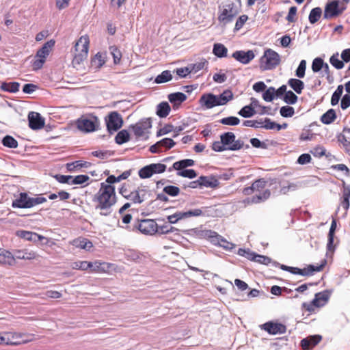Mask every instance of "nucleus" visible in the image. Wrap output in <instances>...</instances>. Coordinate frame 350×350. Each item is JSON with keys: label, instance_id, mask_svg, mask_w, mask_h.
Listing matches in <instances>:
<instances>
[{"label": "nucleus", "instance_id": "nucleus-26", "mask_svg": "<svg viewBox=\"0 0 350 350\" xmlns=\"http://www.w3.org/2000/svg\"><path fill=\"white\" fill-rule=\"evenodd\" d=\"M14 260L16 258L21 260H31L36 257V253L28 249L18 250L14 252Z\"/></svg>", "mask_w": 350, "mask_h": 350}, {"label": "nucleus", "instance_id": "nucleus-1", "mask_svg": "<svg viewBox=\"0 0 350 350\" xmlns=\"http://www.w3.org/2000/svg\"><path fill=\"white\" fill-rule=\"evenodd\" d=\"M94 201L98 204L96 206V209L104 211L100 212V215L107 216L111 213V208L116 202V196L115 191V187L109 185H104V183H100V187L94 196Z\"/></svg>", "mask_w": 350, "mask_h": 350}, {"label": "nucleus", "instance_id": "nucleus-57", "mask_svg": "<svg viewBox=\"0 0 350 350\" xmlns=\"http://www.w3.org/2000/svg\"><path fill=\"white\" fill-rule=\"evenodd\" d=\"M325 62H324L323 59L321 57H316L313 59L312 63V70L314 72H320Z\"/></svg>", "mask_w": 350, "mask_h": 350}, {"label": "nucleus", "instance_id": "nucleus-12", "mask_svg": "<svg viewBox=\"0 0 350 350\" xmlns=\"http://www.w3.org/2000/svg\"><path fill=\"white\" fill-rule=\"evenodd\" d=\"M220 140L226 147L237 144L239 148L234 149H228V150L236 151L244 147V142L241 139L236 140V136L232 132H226L220 135Z\"/></svg>", "mask_w": 350, "mask_h": 350}, {"label": "nucleus", "instance_id": "nucleus-59", "mask_svg": "<svg viewBox=\"0 0 350 350\" xmlns=\"http://www.w3.org/2000/svg\"><path fill=\"white\" fill-rule=\"evenodd\" d=\"M280 113L283 118H291L295 114V109L293 107L285 105L280 107Z\"/></svg>", "mask_w": 350, "mask_h": 350}, {"label": "nucleus", "instance_id": "nucleus-39", "mask_svg": "<svg viewBox=\"0 0 350 350\" xmlns=\"http://www.w3.org/2000/svg\"><path fill=\"white\" fill-rule=\"evenodd\" d=\"M182 219L191 217L204 216L205 213L200 208L190 209L185 211H180Z\"/></svg>", "mask_w": 350, "mask_h": 350}, {"label": "nucleus", "instance_id": "nucleus-10", "mask_svg": "<svg viewBox=\"0 0 350 350\" xmlns=\"http://www.w3.org/2000/svg\"><path fill=\"white\" fill-rule=\"evenodd\" d=\"M130 129L134 133L136 137H142L145 133L152 127V120L150 118L141 119L136 124H131Z\"/></svg>", "mask_w": 350, "mask_h": 350}, {"label": "nucleus", "instance_id": "nucleus-31", "mask_svg": "<svg viewBox=\"0 0 350 350\" xmlns=\"http://www.w3.org/2000/svg\"><path fill=\"white\" fill-rule=\"evenodd\" d=\"M91 165H92V163L90 162L82 161V160H78V161H75L74 162L68 163L66 164V169L68 172H73L76 169L81 168V167L88 168V167H90Z\"/></svg>", "mask_w": 350, "mask_h": 350}, {"label": "nucleus", "instance_id": "nucleus-36", "mask_svg": "<svg viewBox=\"0 0 350 350\" xmlns=\"http://www.w3.org/2000/svg\"><path fill=\"white\" fill-rule=\"evenodd\" d=\"M213 53L219 58L226 57L228 53V49L221 43H215L213 48Z\"/></svg>", "mask_w": 350, "mask_h": 350}, {"label": "nucleus", "instance_id": "nucleus-2", "mask_svg": "<svg viewBox=\"0 0 350 350\" xmlns=\"http://www.w3.org/2000/svg\"><path fill=\"white\" fill-rule=\"evenodd\" d=\"M233 98V94L230 90H225L221 94L215 95L213 93L203 94L198 103L204 109H210L217 106L224 105Z\"/></svg>", "mask_w": 350, "mask_h": 350}, {"label": "nucleus", "instance_id": "nucleus-30", "mask_svg": "<svg viewBox=\"0 0 350 350\" xmlns=\"http://www.w3.org/2000/svg\"><path fill=\"white\" fill-rule=\"evenodd\" d=\"M19 88L20 83L16 81L2 82L0 86L1 90L10 93H16L18 92Z\"/></svg>", "mask_w": 350, "mask_h": 350}, {"label": "nucleus", "instance_id": "nucleus-21", "mask_svg": "<svg viewBox=\"0 0 350 350\" xmlns=\"http://www.w3.org/2000/svg\"><path fill=\"white\" fill-rule=\"evenodd\" d=\"M16 235L22 239L33 242H38L44 239L43 236L36 232L23 230H18L16 232Z\"/></svg>", "mask_w": 350, "mask_h": 350}, {"label": "nucleus", "instance_id": "nucleus-3", "mask_svg": "<svg viewBox=\"0 0 350 350\" xmlns=\"http://www.w3.org/2000/svg\"><path fill=\"white\" fill-rule=\"evenodd\" d=\"M241 1L236 0V2L228 1L219 7V21L224 25L231 23L238 15L241 10Z\"/></svg>", "mask_w": 350, "mask_h": 350}, {"label": "nucleus", "instance_id": "nucleus-64", "mask_svg": "<svg viewBox=\"0 0 350 350\" xmlns=\"http://www.w3.org/2000/svg\"><path fill=\"white\" fill-rule=\"evenodd\" d=\"M92 154L97 158L105 159L112 156L113 154V152L111 150H96L93 151Z\"/></svg>", "mask_w": 350, "mask_h": 350}, {"label": "nucleus", "instance_id": "nucleus-47", "mask_svg": "<svg viewBox=\"0 0 350 350\" xmlns=\"http://www.w3.org/2000/svg\"><path fill=\"white\" fill-rule=\"evenodd\" d=\"M105 63L104 55L102 53L98 52L92 59L91 64L92 66L96 68H101Z\"/></svg>", "mask_w": 350, "mask_h": 350}, {"label": "nucleus", "instance_id": "nucleus-7", "mask_svg": "<svg viewBox=\"0 0 350 350\" xmlns=\"http://www.w3.org/2000/svg\"><path fill=\"white\" fill-rule=\"evenodd\" d=\"M107 131L110 134L118 131L123 125V119L118 111H111L105 118Z\"/></svg>", "mask_w": 350, "mask_h": 350}, {"label": "nucleus", "instance_id": "nucleus-49", "mask_svg": "<svg viewBox=\"0 0 350 350\" xmlns=\"http://www.w3.org/2000/svg\"><path fill=\"white\" fill-rule=\"evenodd\" d=\"M283 100L288 105H294L297 103L298 97L291 90H288L282 97Z\"/></svg>", "mask_w": 350, "mask_h": 350}, {"label": "nucleus", "instance_id": "nucleus-18", "mask_svg": "<svg viewBox=\"0 0 350 350\" xmlns=\"http://www.w3.org/2000/svg\"><path fill=\"white\" fill-rule=\"evenodd\" d=\"M331 293L332 291L329 290H324L321 292L317 293L313 299V304L316 303L319 308L324 306L327 303Z\"/></svg>", "mask_w": 350, "mask_h": 350}, {"label": "nucleus", "instance_id": "nucleus-25", "mask_svg": "<svg viewBox=\"0 0 350 350\" xmlns=\"http://www.w3.org/2000/svg\"><path fill=\"white\" fill-rule=\"evenodd\" d=\"M191 231L196 234L198 238L200 239H210L212 242V239H219L217 237V232L211 230H200L199 228L191 229Z\"/></svg>", "mask_w": 350, "mask_h": 350}, {"label": "nucleus", "instance_id": "nucleus-23", "mask_svg": "<svg viewBox=\"0 0 350 350\" xmlns=\"http://www.w3.org/2000/svg\"><path fill=\"white\" fill-rule=\"evenodd\" d=\"M0 264L13 266L15 264L14 254L8 250L0 248Z\"/></svg>", "mask_w": 350, "mask_h": 350}, {"label": "nucleus", "instance_id": "nucleus-45", "mask_svg": "<svg viewBox=\"0 0 350 350\" xmlns=\"http://www.w3.org/2000/svg\"><path fill=\"white\" fill-rule=\"evenodd\" d=\"M2 144L9 148H16L18 146V142L11 135H7L1 140Z\"/></svg>", "mask_w": 350, "mask_h": 350}, {"label": "nucleus", "instance_id": "nucleus-50", "mask_svg": "<svg viewBox=\"0 0 350 350\" xmlns=\"http://www.w3.org/2000/svg\"><path fill=\"white\" fill-rule=\"evenodd\" d=\"M159 147L165 150H170L176 145V142L171 138L165 137L157 142Z\"/></svg>", "mask_w": 350, "mask_h": 350}, {"label": "nucleus", "instance_id": "nucleus-54", "mask_svg": "<svg viewBox=\"0 0 350 350\" xmlns=\"http://www.w3.org/2000/svg\"><path fill=\"white\" fill-rule=\"evenodd\" d=\"M306 70V61L302 59L300 61L298 67L295 70V76L299 79H302L305 77Z\"/></svg>", "mask_w": 350, "mask_h": 350}, {"label": "nucleus", "instance_id": "nucleus-9", "mask_svg": "<svg viewBox=\"0 0 350 350\" xmlns=\"http://www.w3.org/2000/svg\"><path fill=\"white\" fill-rule=\"evenodd\" d=\"M134 227L145 235H153L158 230V224L154 220L150 219L137 221Z\"/></svg>", "mask_w": 350, "mask_h": 350}, {"label": "nucleus", "instance_id": "nucleus-32", "mask_svg": "<svg viewBox=\"0 0 350 350\" xmlns=\"http://www.w3.org/2000/svg\"><path fill=\"white\" fill-rule=\"evenodd\" d=\"M336 117L335 110L329 109L321 116L320 120L324 124H330L336 119Z\"/></svg>", "mask_w": 350, "mask_h": 350}, {"label": "nucleus", "instance_id": "nucleus-20", "mask_svg": "<svg viewBox=\"0 0 350 350\" xmlns=\"http://www.w3.org/2000/svg\"><path fill=\"white\" fill-rule=\"evenodd\" d=\"M187 96L183 92H177L168 94L167 98L172 104L173 108H178L182 103L187 100Z\"/></svg>", "mask_w": 350, "mask_h": 350}, {"label": "nucleus", "instance_id": "nucleus-63", "mask_svg": "<svg viewBox=\"0 0 350 350\" xmlns=\"http://www.w3.org/2000/svg\"><path fill=\"white\" fill-rule=\"evenodd\" d=\"M267 181L264 178H259L254 181L252 185L254 191L260 192L266 186Z\"/></svg>", "mask_w": 350, "mask_h": 350}, {"label": "nucleus", "instance_id": "nucleus-41", "mask_svg": "<svg viewBox=\"0 0 350 350\" xmlns=\"http://www.w3.org/2000/svg\"><path fill=\"white\" fill-rule=\"evenodd\" d=\"M322 15V10L320 7L312 8L308 16L309 22L311 24L316 23Z\"/></svg>", "mask_w": 350, "mask_h": 350}, {"label": "nucleus", "instance_id": "nucleus-38", "mask_svg": "<svg viewBox=\"0 0 350 350\" xmlns=\"http://www.w3.org/2000/svg\"><path fill=\"white\" fill-rule=\"evenodd\" d=\"M173 77L170 70H165L161 74L158 75L154 79V83L161 84L168 82L172 79Z\"/></svg>", "mask_w": 350, "mask_h": 350}, {"label": "nucleus", "instance_id": "nucleus-29", "mask_svg": "<svg viewBox=\"0 0 350 350\" xmlns=\"http://www.w3.org/2000/svg\"><path fill=\"white\" fill-rule=\"evenodd\" d=\"M287 84L298 94H301L304 89V83L299 78H291L288 79Z\"/></svg>", "mask_w": 350, "mask_h": 350}, {"label": "nucleus", "instance_id": "nucleus-60", "mask_svg": "<svg viewBox=\"0 0 350 350\" xmlns=\"http://www.w3.org/2000/svg\"><path fill=\"white\" fill-rule=\"evenodd\" d=\"M90 177L85 174H80L75 176H72L70 185H82L88 182Z\"/></svg>", "mask_w": 350, "mask_h": 350}, {"label": "nucleus", "instance_id": "nucleus-43", "mask_svg": "<svg viewBox=\"0 0 350 350\" xmlns=\"http://www.w3.org/2000/svg\"><path fill=\"white\" fill-rule=\"evenodd\" d=\"M217 237L220 239H212V243L215 245H219L220 247H224L226 250H231L233 247V244L226 241L225 239H224L221 236L219 235L217 233Z\"/></svg>", "mask_w": 350, "mask_h": 350}, {"label": "nucleus", "instance_id": "nucleus-19", "mask_svg": "<svg viewBox=\"0 0 350 350\" xmlns=\"http://www.w3.org/2000/svg\"><path fill=\"white\" fill-rule=\"evenodd\" d=\"M201 188H212L215 189L219 185L218 179L214 176H200Z\"/></svg>", "mask_w": 350, "mask_h": 350}, {"label": "nucleus", "instance_id": "nucleus-55", "mask_svg": "<svg viewBox=\"0 0 350 350\" xmlns=\"http://www.w3.org/2000/svg\"><path fill=\"white\" fill-rule=\"evenodd\" d=\"M163 192L171 197H176L179 195L180 189L176 186L167 185L163 189Z\"/></svg>", "mask_w": 350, "mask_h": 350}, {"label": "nucleus", "instance_id": "nucleus-46", "mask_svg": "<svg viewBox=\"0 0 350 350\" xmlns=\"http://www.w3.org/2000/svg\"><path fill=\"white\" fill-rule=\"evenodd\" d=\"M343 90H344L343 85H339L337 87L336 90L334 92V93L332 95V98H331V105L332 106H335L338 103V102L342 96V94L343 93Z\"/></svg>", "mask_w": 350, "mask_h": 350}, {"label": "nucleus", "instance_id": "nucleus-14", "mask_svg": "<svg viewBox=\"0 0 350 350\" xmlns=\"http://www.w3.org/2000/svg\"><path fill=\"white\" fill-rule=\"evenodd\" d=\"M29 126L32 130H39L44 126V119L40 113L35 111H31L28 114Z\"/></svg>", "mask_w": 350, "mask_h": 350}, {"label": "nucleus", "instance_id": "nucleus-35", "mask_svg": "<svg viewBox=\"0 0 350 350\" xmlns=\"http://www.w3.org/2000/svg\"><path fill=\"white\" fill-rule=\"evenodd\" d=\"M254 262H256L259 264H262V265H268L269 264H271V265L275 267H280V263H279L277 261L273 260L270 257L264 256V255H260L258 254H257V256H256V260Z\"/></svg>", "mask_w": 350, "mask_h": 350}, {"label": "nucleus", "instance_id": "nucleus-61", "mask_svg": "<svg viewBox=\"0 0 350 350\" xmlns=\"http://www.w3.org/2000/svg\"><path fill=\"white\" fill-rule=\"evenodd\" d=\"M109 50L113 58V63L115 64H119L122 57V53L120 51L116 46H110Z\"/></svg>", "mask_w": 350, "mask_h": 350}, {"label": "nucleus", "instance_id": "nucleus-28", "mask_svg": "<svg viewBox=\"0 0 350 350\" xmlns=\"http://www.w3.org/2000/svg\"><path fill=\"white\" fill-rule=\"evenodd\" d=\"M171 107L169 103L166 101H163L157 106L156 113L159 118H163L169 115Z\"/></svg>", "mask_w": 350, "mask_h": 350}, {"label": "nucleus", "instance_id": "nucleus-27", "mask_svg": "<svg viewBox=\"0 0 350 350\" xmlns=\"http://www.w3.org/2000/svg\"><path fill=\"white\" fill-rule=\"evenodd\" d=\"M194 165V161L190 159H185L176 161L173 163L172 167L169 168V172H171L172 169L175 170H179L185 169L187 167H191Z\"/></svg>", "mask_w": 350, "mask_h": 350}, {"label": "nucleus", "instance_id": "nucleus-8", "mask_svg": "<svg viewBox=\"0 0 350 350\" xmlns=\"http://www.w3.org/2000/svg\"><path fill=\"white\" fill-rule=\"evenodd\" d=\"M339 1L334 0L329 1L325 6L323 18L325 19H330L335 18L341 14L346 9L345 6L340 7Z\"/></svg>", "mask_w": 350, "mask_h": 350}, {"label": "nucleus", "instance_id": "nucleus-16", "mask_svg": "<svg viewBox=\"0 0 350 350\" xmlns=\"http://www.w3.org/2000/svg\"><path fill=\"white\" fill-rule=\"evenodd\" d=\"M150 193L146 188H137L131 191L127 200H131L134 204H141L146 199V193Z\"/></svg>", "mask_w": 350, "mask_h": 350}, {"label": "nucleus", "instance_id": "nucleus-62", "mask_svg": "<svg viewBox=\"0 0 350 350\" xmlns=\"http://www.w3.org/2000/svg\"><path fill=\"white\" fill-rule=\"evenodd\" d=\"M337 139L338 141L342 144L346 153L350 155V142L347 139L346 136L340 133L337 135Z\"/></svg>", "mask_w": 350, "mask_h": 350}, {"label": "nucleus", "instance_id": "nucleus-11", "mask_svg": "<svg viewBox=\"0 0 350 350\" xmlns=\"http://www.w3.org/2000/svg\"><path fill=\"white\" fill-rule=\"evenodd\" d=\"M260 328L271 335L282 334L286 332V326L285 325L272 321L260 325Z\"/></svg>", "mask_w": 350, "mask_h": 350}, {"label": "nucleus", "instance_id": "nucleus-51", "mask_svg": "<svg viewBox=\"0 0 350 350\" xmlns=\"http://www.w3.org/2000/svg\"><path fill=\"white\" fill-rule=\"evenodd\" d=\"M177 175L184 177L188 178L190 179L194 178L197 176V173L196 170L193 169H183L177 170Z\"/></svg>", "mask_w": 350, "mask_h": 350}, {"label": "nucleus", "instance_id": "nucleus-42", "mask_svg": "<svg viewBox=\"0 0 350 350\" xmlns=\"http://www.w3.org/2000/svg\"><path fill=\"white\" fill-rule=\"evenodd\" d=\"M280 268L283 271H288L294 275H300L302 276H306L305 268L300 269L299 267H290L282 264H280Z\"/></svg>", "mask_w": 350, "mask_h": 350}, {"label": "nucleus", "instance_id": "nucleus-6", "mask_svg": "<svg viewBox=\"0 0 350 350\" xmlns=\"http://www.w3.org/2000/svg\"><path fill=\"white\" fill-rule=\"evenodd\" d=\"M75 54L72 64L79 65L88 57L89 49V38L87 36H81L75 45Z\"/></svg>", "mask_w": 350, "mask_h": 350}, {"label": "nucleus", "instance_id": "nucleus-24", "mask_svg": "<svg viewBox=\"0 0 350 350\" xmlns=\"http://www.w3.org/2000/svg\"><path fill=\"white\" fill-rule=\"evenodd\" d=\"M55 45V41L50 40L45 42L42 46L38 50L36 57H41L46 60V57L49 55L50 51Z\"/></svg>", "mask_w": 350, "mask_h": 350}, {"label": "nucleus", "instance_id": "nucleus-53", "mask_svg": "<svg viewBox=\"0 0 350 350\" xmlns=\"http://www.w3.org/2000/svg\"><path fill=\"white\" fill-rule=\"evenodd\" d=\"M138 175L142 179L149 178L154 175L150 164L142 167L138 172Z\"/></svg>", "mask_w": 350, "mask_h": 350}, {"label": "nucleus", "instance_id": "nucleus-15", "mask_svg": "<svg viewBox=\"0 0 350 350\" xmlns=\"http://www.w3.org/2000/svg\"><path fill=\"white\" fill-rule=\"evenodd\" d=\"M232 57L243 64H247L255 57V54L252 50H239L232 54Z\"/></svg>", "mask_w": 350, "mask_h": 350}, {"label": "nucleus", "instance_id": "nucleus-22", "mask_svg": "<svg viewBox=\"0 0 350 350\" xmlns=\"http://www.w3.org/2000/svg\"><path fill=\"white\" fill-rule=\"evenodd\" d=\"M271 196V191L269 189H266L262 191V192H259L258 194H256L251 198H248L247 199L249 203L252 204H259L266 201Z\"/></svg>", "mask_w": 350, "mask_h": 350}, {"label": "nucleus", "instance_id": "nucleus-13", "mask_svg": "<svg viewBox=\"0 0 350 350\" xmlns=\"http://www.w3.org/2000/svg\"><path fill=\"white\" fill-rule=\"evenodd\" d=\"M12 207L14 208H30L33 207L32 197L27 193L21 192L18 196L12 200Z\"/></svg>", "mask_w": 350, "mask_h": 350}, {"label": "nucleus", "instance_id": "nucleus-4", "mask_svg": "<svg viewBox=\"0 0 350 350\" xmlns=\"http://www.w3.org/2000/svg\"><path fill=\"white\" fill-rule=\"evenodd\" d=\"M280 63V56L275 51L268 49L260 59V69L262 71L273 70Z\"/></svg>", "mask_w": 350, "mask_h": 350}, {"label": "nucleus", "instance_id": "nucleus-52", "mask_svg": "<svg viewBox=\"0 0 350 350\" xmlns=\"http://www.w3.org/2000/svg\"><path fill=\"white\" fill-rule=\"evenodd\" d=\"M329 63L337 70L342 69L345 64L338 58V53H334L329 58Z\"/></svg>", "mask_w": 350, "mask_h": 350}, {"label": "nucleus", "instance_id": "nucleus-33", "mask_svg": "<svg viewBox=\"0 0 350 350\" xmlns=\"http://www.w3.org/2000/svg\"><path fill=\"white\" fill-rule=\"evenodd\" d=\"M349 199H350V185L344 183L343 191H342V200L341 201V206L345 210L347 211L349 208Z\"/></svg>", "mask_w": 350, "mask_h": 350}, {"label": "nucleus", "instance_id": "nucleus-44", "mask_svg": "<svg viewBox=\"0 0 350 350\" xmlns=\"http://www.w3.org/2000/svg\"><path fill=\"white\" fill-rule=\"evenodd\" d=\"M256 110L252 106L245 105L238 112V114L245 118H250L256 114Z\"/></svg>", "mask_w": 350, "mask_h": 350}, {"label": "nucleus", "instance_id": "nucleus-5", "mask_svg": "<svg viewBox=\"0 0 350 350\" xmlns=\"http://www.w3.org/2000/svg\"><path fill=\"white\" fill-rule=\"evenodd\" d=\"M77 126L78 129L83 133H92L98 129L100 121L98 117L93 114L82 116L77 119Z\"/></svg>", "mask_w": 350, "mask_h": 350}, {"label": "nucleus", "instance_id": "nucleus-37", "mask_svg": "<svg viewBox=\"0 0 350 350\" xmlns=\"http://www.w3.org/2000/svg\"><path fill=\"white\" fill-rule=\"evenodd\" d=\"M130 133L126 129H122L118 132L115 137V142L118 145H122L130 140Z\"/></svg>", "mask_w": 350, "mask_h": 350}, {"label": "nucleus", "instance_id": "nucleus-56", "mask_svg": "<svg viewBox=\"0 0 350 350\" xmlns=\"http://www.w3.org/2000/svg\"><path fill=\"white\" fill-rule=\"evenodd\" d=\"M219 122L224 125L237 126L240 123V120L236 116H228L221 119Z\"/></svg>", "mask_w": 350, "mask_h": 350}, {"label": "nucleus", "instance_id": "nucleus-40", "mask_svg": "<svg viewBox=\"0 0 350 350\" xmlns=\"http://www.w3.org/2000/svg\"><path fill=\"white\" fill-rule=\"evenodd\" d=\"M327 261L324 259L321 265L318 266H315L313 265H309L306 268H305L306 276L312 275L315 272H319L323 270L324 267L325 266Z\"/></svg>", "mask_w": 350, "mask_h": 350}, {"label": "nucleus", "instance_id": "nucleus-48", "mask_svg": "<svg viewBox=\"0 0 350 350\" xmlns=\"http://www.w3.org/2000/svg\"><path fill=\"white\" fill-rule=\"evenodd\" d=\"M237 146V144H234L233 146L226 147L220 140L214 142L212 145V148L215 152H223L224 150H228V149H234L239 148V146Z\"/></svg>", "mask_w": 350, "mask_h": 350}, {"label": "nucleus", "instance_id": "nucleus-17", "mask_svg": "<svg viewBox=\"0 0 350 350\" xmlns=\"http://www.w3.org/2000/svg\"><path fill=\"white\" fill-rule=\"evenodd\" d=\"M321 339V335H310L300 341V346L304 350H309L318 345Z\"/></svg>", "mask_w": 350, "mask_h": 350}, {"label": "nucleus", "instance_id": "nucleus-58", "mask_svg": "<svg viewBox=\"0 0 350 350\" xmlns=\"http://www.w3.org/2000/svg\"><path fill=\"white\" fill-rule=\"evenodd\" d=\"M275 89L273 87H269L265 90L262 94L263 99L267 102H271L275 97Z\"/></svg>", "mask_w": 350, "mask_h": 350}, {"label": "nucleus", "instance_id": "nucleus-34", "mask_svg": "<svg viewBox=\"0 0 350 350\" xmlns=\"http://www.w3.org/2000/svg\"><path fill=\"white\" fill-rule=\"evenodd\" d=\"M73 245L76 247L83 249L87 251L90 250V249L93 247V244L90 240L81 237L75 239L73 241Z\"/></svg>", "mask_w": 350, "mask_h": 350}]
</instances>
